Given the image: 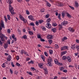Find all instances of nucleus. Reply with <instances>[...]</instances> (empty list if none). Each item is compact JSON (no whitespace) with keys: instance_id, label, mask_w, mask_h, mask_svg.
I'll use <instances>...</instances> for the list:
<instances>
[{"instance_id":"39448f33","label":"nucleus","mask_w":79,"mask_h":79,"mask_svg":"<svg viewBox=\"0 0 79 79\" xmlns=\"http://www.w3.org/2000/svg\"><path fill=\"white\" fill-rule=\"evenodd\" d=\"M68 30H69L71 32H74V31H75L74 29L73 28L71 27H69L68 28Z\"/></svg>"},{"instance_id":"c03bdc74","label":"nucleus","mask_w":79,"mask_h":79,"mask_svg":"<svg viewBox=\"0 0 79 79\" xmlns=\"http://www.w3.org/2000/svg\"><path fill=\"white\" fill-rule=\"evenodd\" d=\"M5 63H3L2 65V68H5Z\"/></svg>"},{"instance_id":"423d86ee","label":"nucleus","mask_w":79,"mask_h":79,"mask_svg":"<svg viewBox=\"0 0 79 79\" xmlns=\"http://www.w3.org/2000/svg\"><path fill=\"white\" fill-rule=\"evenodd\" d=\"M9 11L10 12L11 11H14V10L13 9V8L11 6V5H10L9 6Z\"/></svg>"},{"instance_id":"c756f323","label":"nucleus","mask_w":79,"mask_h":79,"mask_svg":"<svg viewBox=\"0 0 79 79\" xmlns=\"http://www.w3.org/2000/svg\"><path fill=\"white\" fill-rule=\"evenodd\" d=\"M47 5L48 6V7H50L51 6V4H50V3H48V2H47Z\"/></svg>"},{"instance_id":"bf43d9fd","label":"nucleus","mask_w":79,"mask_h":79,"mask_svg":"<svg viewBox=\"0 0 79 79\" xmlns=\"http://www.w3.org/2000/svg\"><path fill=\"white\" fill-rule=\"evenodd\" d=\"M15 35L13 34L12 36V38H13V39H14L15 38Z\"/></svg>"},{"instance_id":"13d9d810","label":"nucleus","mask_w":79,"mask_h":79,"mask_svg":"<svg viewBox=\"0 0 79 79\" xmlns=\"http://www.w3.org/2000/svg\"><path fill=\"white\" fill-rule=\"evenodd\" d=\"M26 13L27 14V15H29V11L27 10L26 11Z\"/></svg>"},{"instance_id":"e2e57ef3","label":"nucleus","mask_w":79,"mask_h":79,"mask_svg":"<svg viewBox=\"0 0 79 79\" xmlns=\"http://www.w3.org/2000/svg\"><path fill=\"white\" fill-rule=\"evenodd\" d=\"M11 65L12 66V67H15V65H14V64H13V63H11Z\"/></svg>"},{"instance_id":"49530a36","label":"nucleus","mask_w":79,"mask_h":79,"mask_svg":"<svg viewBox=\"0 0 79 79\" xmlns=\"http://www.w3.org/2000/svg\"><path fill=\"white\" fill-rule=\"evenodd\" d=\"M35 24L36 26H39V22L37 21H36Z\"/></svg>"},{"instance_id":"09e8293b","label":"nucleus","mask_w":79,"mask_h":79,"mask_svg":"<svg viewBox=\"0 0 79 79\" xmlns=\"http://www.w3.org/2000/svg\"><path fill=\"white\" fill-rule=\"evenodd\" d=\"M69 7H70V8H71V9H72V10H74V7L72 6H69Z\"/></svg>"},{"instance_id":"680f3d73","label":"nucleus","mask_w":79,"mask_h":79,"mask_svg":"<svg viewBox=\"0 0 79 79\" xmlns=\"http://www.w3.org/2000/svg\"><path fill=\"white\" fill-rule=\"evenodd\" d=\"M63 72H64V73H67L68 72V71H67V70H64L63 71Z\"/></svg>"},{"instance_id":"58836bf2","label":"nucleus","mask_w":79,"mask_h":79,"mask_svg":"<svg viewBox=\"0 0 79 79\" xmlns=\"http://www.w3.org/2000/svg\"><path fill=\"white\" fill-rule=\"evenodd\" d=\"M57 24L56 23H52V26H54V27H56V26H57Z\"/></svg>"},{"instance_id":"338daca9","label":"nucleus","mask_w":79,"mask_h":79,"mask_svg":"<svg viewBox=\"0 0 79 79\" xmlns=\"http://www.w3.org/2000/svg\"><path fill=\"white\" fill-rule=\"evenodd\" d=\"M76 48L77 49L79 48V45H76Z\"/></svg>"},{"instance_id":"a18cd8bd","label":"nucleus","mask_w":79,"mask_h":79,"mask_svg":"<svg viewBox=\"0 0 79 79\" xmlns=\"http://www.w3.org/2000/svg\"><path fill=\"white\" fill-rule=\"evenodd\" d=\"M16 65L18 66V67H20L21 66V65L19 64L18 62L16 63Z\"/></svg>"},{"instance_id":"5fc2aeb1","label":"nucleus","mask_w":79,"mask_h":79,"mask_svg":"<svg viewBox=\"0 0 79 79\" xmlns=\"http://www.w3.org/2000/svg\"><path fill=\"white\" fill-rule=\"evenodd\" d=\"M44 54L46 56H48V54H47V53L46 52H44Z\"/></svg>"},{"instance_id":"4468645a","label":"nucleus","mask_w":79,"mask_h":79,"mask_svg":"<svg viewBox=\"0 0 79 79\" xmlns=\"http://www.w3.org/2000/svg\"><path fill=\"white\" fill-rule=\"evenodd\" d=\"M48 39H51L53 38V36L52 35H48Z\"/></svg>"},{"instance_id":"f3484780","label":"nucleus","mask_w":79,"mask_h":79,"mask_svg":"<svg viewBox=\"0 0 79 79\" xmlns=\"http://www.w3.org/2000/svg\"><path fill=\"white\" fill-rule=\"evenodd\" d=\"M3 47L5 49H6L8 47V44H5L3 45Z\"/></svg>"},{"instance_id":"0e129e2a","label":"nucleus","mask_w":79,"mask_h":79,"mask_svg":"<svg viewBox=\"0 0 79 79\" xmlns=\"http://www.w3.org/2000/svg\"><path fill=\"white\" fill-rule=\"evenodd\" d=\"M60 79H66V78L65 77H61Z\"/></svg>"},{"instance_id":"473e14b6","label":"nucleus","mask_w":79,"mask_h":79,"mask_svg":"<svg viewBox=\"0 0 79 79\" xmlns=\"http://www.w3.org/2000/svg\"><path fill=\"white\" fill-rule=\"evenodd\" d=\"M28 33H29L30 35H33V32L31 31H28Z\"/></svg>"},{"instance_id":"de8ad7c7","label":"nucleus","mask_w":79,"mask_h":79,"mask_svg":"<svg viewBox=\"0 0 79 79\" xmlns=\"http://www.w3.org/2000/svg\"><path fill=\"white\" fill-rule=\"evenodd\" d=\"M42 29L43 31H46V28L44 27H42Z\"/></svg>"},{"instance_id":"a19ab883","label":"nucleus","mask_w":79,"mask_h":79,"mask_svg":"<svg viewBox=\"0 0 79 79\" xmlns=\"http://www.w3.org/2000/svg\"><path fill=\"white\" fill-rule=\"evenodd\" d=\"M37 38H38V39H40L42 38L41 37V36H40V35L37 34Z\"/></svg>"},{"instance_id":"a878e982","label":"nucleus","mask_w":79,"mask_h":79,"mask_svg":"<svg viewBox=\"0 0 79 79\" xmlns=\"http://www.w3.org/2000/svg\"><path fill=\"white\" fill-rule=\"evenodd\" d=\"M24 52H25V51L24 50L22 49L21 50L20 52L21 54H22V55H23V54L24 53Z\"/></svg>"},{"instance_id":"f03ea898","label":"nucleus","mask_w":79,"mask_h":79,"mask_svg":"<svg viewBox=\"0 0 79 79\" xmlns=\"http://www.w3.org/2000/svg\"><path fill=\"white\" fill-rule=\"evenodd\" d=\"M0 24L1 25L0 26V31H2V28L1 27H3V28H5V26H4V23L2 21L1 23Z\"/></svg>"},{"instance_id":"b1692460","label":"nucleus","mask_w":79,"mask_h":79,"mask_svg":"<svg viewBox=\"0 0 79 79\" xmlns=\"http://www.w3.org/2000/svg\"><path fill=\"white\" fill-rule=\"evenodd\" d=\"M67 59V57H66L65 56H64L62 57V60H66Z\"/></svg>"},{"instance_id":"bb28decb","label":"nucleus","mask_w":79,"mask_h":79,"mask_svg":"<svg viewBox=\"0 0 79 79\" xmlns=\"http://www.w3.org/2000/svg\"><path fill=\"white\" fill-rule=\"evenodd\" d=\"M28 18H29V19H31V21H33L34 20V19H33V17L28 16Z\"/></svg>"},{"instance_id":"20e7f679","label":"nucleus","mask_w":79,"mask_h":79,"mask_svg":"<svg viewBox=\"0 0 79 79\" xmlns=\"http://www.w3.org/2000/svg\"><path fill=\"white\" fill-rule=\"evenodd\" d=\"M56 5L58 6H64V4L60 2H57Z\"/></svg>"},{"instance_id":"0eeeda50","label":"nucleus","mask_w":79,"mask_h":79,"mask_svg":"<svg viewBox=\"0 0 79 79\" xmlns=\"http://www.w3.org/2000/svg\"><path fill=\"white\" fill-rule=\"evenodd\" d=\"M67 61L69 63H70L71 62V59L70 58V57L69 56H68L67 57Z\"/></svg>"},{"instance_id":"2f4dec72","label":"nucleus","mask_w":79,"mask_h":79,"mask_svg":"<svg viewBox=\"0 0 79 79\" xmlns=\"http://www.w3.org/2000/svg\"><path fill=\"white\" fill-rule=\"evenodd\" d=\"M49 52L50 55L53 54V51L51 49L49 50Z\"/></svg>"},{"instance_id":"3c124183","label":"nucleus","mask_w":79,"mask_h":79,"mask_svg":"<svg viewBox=\"0 0 79 79\" xmlns=\"http://www.w3.org/2000/svg\"><path fill=\"white\" fill-rule=\"evenodd\" d=\"M31 71H35V69L34 67H31Z\"/></svg>"},{"instance_id":"864d4df0","label":"nucleus","mask_w":79,"mask_h":79,"mask_svg":"<svg viewBox=\"0 0 79 79\" xmlns=\"http://www.w3.org/2000/svg\"><path fill=\"white\" fill-rule=\"evenodd\" d=\"M10 13L11 14V15H15L16 14V13H15V12H13V11L10 12Z\"/></svg>"},{"instance_id":"a211bd4d","label":"nucleus","mask_w":79,"mask_h":79,"mask_svg":"<svg viewBox=\"0 0 79 79\" xmlns=\"http://www.w3.org/2000/svg\"><path fill=\"white\" fill-rule=\"evenodd\" d=\"M46 65H47V66H52V64L51 62H48V63H47Z\"/></svg>"},{"instance_id":"79ce46f5","label":"nucleus","mask_w":79,"mask_h":79,"mask_svg":"<svg viewBox=\"0 0 79 79\" xmlns=\"http://www.w3.org/2000/svg\"><path fill=\"white\" fill-rule=\"evenodd\" d=\"M7 17L8 20H10V16L9 15H7Z\"/></svg>"},{"instance_id":"ddd939ff","label":"nucleus","mask_w":79,"mask_h":79,"mask_svg":"<svg viewBox=\"0 0 79 79\" xmlns=\"http://www.w3.org/2000/svg\"><path fill=\"white\" fill-rule=\"evenodd\" d=\"M19 18H20V19H21V20L24 22L25 20H24V19L23 18V16H21V15H20Z\"/></svg>"},{"instance_id":"5701e85b","label":"nucleus","mask_w":79,"mask_h":79,"mask_svg":"<svg viewBox=\"0 0 79 79\" xmlns=\"http://www.w3.org/2000/svg\"><path fill=\"white\" fill-rule=\"evenodd\" d=\"M52 31L53 32H56V29L55 28H54L52 29Z\"/></svg>"},{"instance_id":"4c0bfd02","label":"nucleus","mask_w":79,"mask_h":79,"mask_svg":"<svg viewBox=\"0 0 79 79\" xmlns=\"http://www.w3.org/2000/svg\"><path fill=\"white\" fill-rule=\"evenodd\" d=\"M48 42H49L50 44H52V42H53V41H52V40H48Z\"/></svg>"},{"instance_id":"c85d7f7f","label":"nucleus","mask_w":79,"mask_h":79,"mask_svg":"<svg viewBox=\"0 0 79 79\" xmlns=\"http://www.w3.org/2000/svg\"><path fill=\"white\" fill-rule=\"evenodd\" d=\"M66 51H64V52H62L61 53V56H63V55H64V54H66Z\"/></svg>"},{"instance_id":"393cba45","label":"nucleus","mask_w":79,"mask_h":79,"mask_svg":"<svg viewBox=\"0 0 79 79\" xmlns=\"http://www.w3.org/2000/svg\"><path fill=\"white\" fill-rule=\"evenodd\" d=\"M51 21V19H50V18H48L46 22L47 23H50Z\"/></svg>"},{"instance_id":"f8f14e48","label":"nucleus","mask_w":79,"mask_h":79,"mask_svg":"<svg viewBox=\"0 0 79 79\" xmlns=\"http://www.w3.org/2000/svg\"><path fill=\"white\" fill-rule=\"evenodd\" d=\"M65 13L67 17H68V18H72V16H71V15L69 14L68 13L66 12Z\"/></svg>"},{"instance_id":"7ed1b4c3","label":"nucleus","mask_w":79,"mask_h":79,"mask_svg":"<svg viewBox=\"0 0 79 79\" xmlns=\"http://www.w3.org/2000/svg\"><path fill=\"white\" fill-rule=\"evenodd\" d=\"M46 27L48 28V29H50L51 28L52 26H51V24L50 23H47L46 24Z\"/></svg>"},{"instance_id":"c9c22d12","label":"nucleus","mask_w":79,"mask_h":79,"mask_svg":"<svg viewBox=\"0 0 79 79\" xmlns=\"http://www.w3.org/2000/svg\"><path fill=\"white\" fill-rule=\"evenodd\" d=\"M68 38L66 37H64V38L62 39V41H64L65 40H67Z\"/></svg>"},{"instance_id":"052dcab7","label":"nucleus","mask_w":79,"mask_h":79,"mask_svg":"<svg viewBox=\"0 0 79 79\" xmlns=\"http://www.w3.org/2000/svg\"><path fill=\"white\" fill-rule=\"evenodd\" d=\"M16 58L17 60H19V56H17Z\"/></svg>"},{"instance_id":"412c9836","label":"nucleus","mask_w":79,"mask_h":79,"mask_svg":"<svg viewBox=\"0 0 79 79\" xmlns=\"http://www.w3.org/2000/svg\"><path fill=\"white\" fill-rule=\"evenodd\" d=\"M39 66L40 67V68H43V65L42 64H38Z\"/></svg>"},{"instance_id":"9b49d317","label":"nucleus","mask_w":79,"mask_h":79,"mask_svg":"<svg viewBox=\"0 0 79 79\" xmlns=\"http://www.w3.org/2000/svg\"><path fill=\"white\" fill-rule=\"evenodd\" d=\"M48 62L49 63H51L52 62V59L51 58V57H49V58L47 59Z\"/></svg>"},{"instance_id":"69168bd1","label":"nucleus","mask_w":79,"mask_h":79,"mask_svg":"<svg viewBox=\"0 0 79 79\" xmlns=\"http://www.w3.org/2000/svg\"><path fill=\"white\" fill-rule=\"evenodd\" d=\"M55 46L56 48H59V46L58 44H55Z\"/></svg>"},{"instance_id":"e433bc0d","label":"nucleus","mask_w":79,"mask_h":79,"mask_svg":"<svg viewBox=\"0 0 79 79\" xmlns=\"http://www.w3.org/2000/svg\"><path fill=\"white\" fill-rule=\"evenodd\" d=\"M7 33H8L9 34H10V32H11V31L10 30V29H8L7 30Z\"/></svg>"},{"instance_id":"7c9ffc66","label":"nucleus","mask_w":79,"mask_h":79,"mask_svg":"<svg viewBox=\"0 0 79 79\" xmlns=\"http://www.w3.org/2000/svg\"><path fill=\"white\" fill-rule=\"evenodd\" d=\"M22 38H23L24 39H27V36L26 35H24L22 36Z\"/></svg>"},{"instance_id":"6e6d98bb","label":"nucleus","mask_w":79,"mask_h":79,"mask_svg":"<svg viewBox=\"0 0 79 79\" xmlns=\"http://www.w3.org/2000/svg\"><path fill=\"white\" fill-rule=\"evenodd\" d=\"M10 73H11V74H13V71L11 69L10 70Z\"/></svg>"},{"instance_id":"37998d69","label":"nucleus","mask_w":79,"mask_h":79,"mask_svg":"<svg viewBox=\"0 0 79 79\" xmlns=\"http://www.w3.org/2000/svg\"><path fill=\"white\" fill-rule=\"evenodd\" d=\"M50 16V15L49 14H47L45 16L46 18H48Z\"/></svg>"},{"instance_id":"6ab92c4d","label":"nucleus","mask_w":79,"mask_h":79,"mask_svg":"<svg viewBox=\"0 0 79 79\" xmlns=\"http://www.w3.org/2000/svg\"><path fill=\"white\" fill-rule=\"evenodd\" d=\"M54 62L55 64H58L59 63V62L58 61V60L57 59H55Z\"/></svg>"},{"instance_id":"774afa93","label":"nucleus","mask_w":79,"mask_h":79,"mask_svg":"<svg viewBox=\"0 0 79 79\" xmlns=\"http://www.w3.org/2000/svg\"><path fill=\"white\" fill-rule=\"evenodd\" d=\"M15 74L16 75H17V74H18V72L17 71L16 72V71H15Z\"/></svg>"},{"instance_id":"6e6552de","label":"nucleus","mask_w":79,"mask_h":79,"mask_svg":"<svg viewBox=\"0 0 79 79\" xmlns=\"http://www.w3.org/2000/svg\"><path fill=\"white\" fill-rule=\"evenodd\" d=\"M11 60V56L10 55H9L7 58V61H10Z\"/></svg>"},{"instance_id":"4d7b16f0","label":"nucleus","mask_w":79,"mask_h":79,"mask_svg":"<svg viewBox=\"0 0 79 79\" xmlns=\"http://www.w3.org/2000/svg\"><path fill=\"white\" fill-rule=\"evenodd\" d=\"M30 24L32 26H34V23H30Z\"/></svg>"},{"instance_id":"dca6fc26","label":"nucleus","mask_w":79,"mask_h":79,"mask_svg":"<svg viewBox=\"0 0 79 79\" xmlns=\"http://www.w3.org/2000/svg\"><path fill=\"white\" fill-rule=\"evenodd\" d=\"M58 26H59V30H61L63 27L62 26V25H61H61L59 24L58 25Z\"/></svg>"},{"instance_id":"4be33fe9","label":"nucleus","mask_w":79,"mask_h":79,"mask_svg":"<svg viewBox=\"0 0 79 79\" xmlns=\"http://www.w3.org/2000/svg\"><path fill=\"white\" fill-rule=\"evenodd\" d=\"M12 2H13V1H12L11 0H9L7 2V3H9V4H11Z\"/></svg>"},{"instance_id":"f704fd0d","label":"nucleus","mask_w":79,"mask_h":79,"mask_svg":"<svg viewBox=\"0 0 79 79\" xmlns=\"http://www.w3.org/2000/svg\"><path fill=\"white\" fill-rule=\"evenodd\" d=\"M41 58H42V59L44 61H45V58H44V56H41Z\"/></svg>"},{"instance_id":"603ef678","label":"nucleus","mask_w":79,"mask_h":79,"mask_svg":"<svg viewBox=\"0 0 79 79\" xmlns=\"http://www.w3.org/2000/svg\"><path fill=\"white\" fill-rule=\"evenodd\" d=\"M60 16H61V14H59V15L58 16V18L59 19H61V18H60Z\"/></svg>"},{"instance_id":"aec40b11","label":"nucleus","mask_w":79,"mask_h":79,"mask_svg":"<svg viewBox=\"0 0 79 79\" xmlns=\"http://www.w3.org/2000/svg\"><path fill=\"white\" fill-rule=\"evenodd\" d=\"M71 48H72L73 50H74L75 49H76V47H75V45H72L71 46Z\"/></svg>"},{"instance_id":"8fccbe9b","label":"nucleus","mask_w":79,"mask_h":79,"mask_svg":"<svg viewBox=\"0 0 79 79\" xmlns=\"http://www.w3.org/2000/svg\"><path fill=\"white\" fill-rule=\"evenodd\" d=\"M5 19V21L6 22H7V21H8V19H7V18H6V17L5 16H4V17Z\"/></svg>"},{"instance_id":"ea45409f","label":"nucleus","mask_w":79,"mask_h":79,"mask_svg":"<svg viewBox=\"0 0 79 79\" xmlns=\"http://www.w3.org/2000/svg\"><path fill=\"white\" fill-rule=\"evenodd\" d=\"M64 69V67H60V71H62Z\"/></svg>"},{"instance_id":"9d476101","label":"nucleus","mask_w":79,"mask_h":79,"mask_svg":"<svg viewBox=\"0 0 79 79\" xmlns=\"http://www.w3.org/2000/svg\"><path fill=\"white\" fill-rule=\"evenodd\" d=\"M68 22L66 21H64L63 22L61 23V25H62V26L66 25V24H68Z\"/></svg>"},{"instance_id":"1a4fd4ad","label":"nucleus","mask_w":79,"mask_h":79,"mask_svg":"<svg viewBox=\"0 0 79 79\" xmlns=\"http://www.w3.org/2000/svg\"><path fill=\"white\" fill-rule=\"evenodd\" d=\"M68 48V47L67 46L62 47L61 48V51H63V50H64L66 49H67Z\"/></svg>"},{"instance_id":"f257e3e1","label":"nucleus","mask_w":79,"mask_h":79,"mask_svg":"<svg viewBox=\"0 0 79 79\" xmlns=\"http://www.w3.org/2000/svg\"><path fill=\"white\" fill-rule=\"evenodd\" d=\"M2 30H0V38H1L2 41H4L3 37H5V35H3L1 31Z\"/></svg>"},{"instance_id":"2eb2a0df","label":"nucleus","mask_w":79,"mask_h":79,"mask_svg":"<svg viewBox=\"0 0 79 79\" xmlns=\"http://www.w3.org/2000/svg\"><path fill=\"white\" fill-rule=\"evenodd\" d=\"M75 4L76 7H77H77L79 6V4H78V3L77 2V1H75Z\"/></svg>"},{"instance_id":"cd10ccee","label":"nucleus","mask_w":79,"mask_h":79,"mask_svg":"<svg viewBox=\"0 0 79 79\" xmlns=\"http://www.w3.org/2000/svg\"><path fill=\"white\" fill-rule=\"evenodd\" d=\"M38 22L40 24H41V23H42L44 22V21L42 20H39Z\"/></svg>"},{"instance_id":"72a5a7b5","label":"nucleus","mask_w":79,"mask_h":79,"mask_svg":"<svg viewBox=\"0 0 79 79\" xmlns=\"http://www.w3.org/2000/svg\"><path fill=\"white\" fill-rule=\"evenodd\" d=\"M62 18H64V17L65 16V13L64 12H62Z\"/></svg>"}]
</instances>
